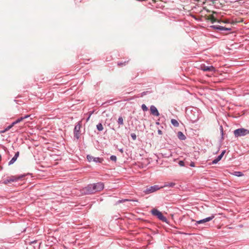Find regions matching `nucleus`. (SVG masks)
Instances as JSON below:
<instances>
[{
	"instance_id": "obj_1",
	"label": "nucleus",
	"mask_w": 249,
	"mask_h": 249,
	"mask_svg": "<svg viewBox=\"0 0 249 249\" xmlns=\"http://www.w3.org/2000/svg\"><path fill=\"white\" fill-rule=\"evenodd\" d=\"M186 113L188 118L191 122L195 123L198 121L199 118V112L198 108L196 107H193L187 109Z\"/></svg>"
},
{
	"instance_id": "obj_2",
	"label": "nucleus",
	"mask_w": 249,
	"mask_h": 249,
	"mask_svg": "<svg viewBox=\"0 0 249 249\" xmlns=\"http://www.w3.org/2000/svg\"><path fill=\"white\" fill-rule=\"evenodd\" d=\"M233 134L236 138L244 136L249 134V130L244 128H240L234 130Z\"/></svg>"
},
{
	"instance_id": "obj_3",
	"label": "nucleus",
	"mask_w": 249,
	"mask_h": 249,
	"mask_svg": "<svg viewBox=\"0 0 249 249\" xmlns=\"http://www.w3.org/2000/svg\"><path fill=\"white\" fill-rule=\"evenodd\" d=\"M82 194L84 195L94 194L91 184H89L87 186L82 188L80 190Z\"/></svg>"
},
{
	"instance_id": "obj_4",
	"label": "nucleus",
	"mask_w": 249,
	"mask_h": 249,
	"mask_svg": "<svg viewBox=\"0 0 249 249\" xmlns=\"http://www.w3.org/2000/svg\"><path fill=\"white\" fill-rule=\"evenodd\" d=\"M160 189H161V187H159V185H155L154 186L147 187L145 190L143 191V193L144 195H148L151 193L155 192Z\"/></svg>"
},
{
	"instance_id": "obj_5",
	"label": "nucleus",
	"mask_w": 249,
	"mask_h": 249,
	"mask_svg": "<svg viewBox=\"0 0 249 249\" xmlns=\"http://www.w3.org/2000/svg\"><path fill=\"white\" fill-rule=\"evenodd\" d=\"M93 191L94 194L97 192H100L104 188V184L102 182H98L97 183H92Z\"/></svg>"
},
{
	"instance_id": "obj_6",
	"label": "nucleus",
	"mask_w": 249,
	"mask_h": 249,
	"mask_svg": "<svg viewBox=\"0 0 249 249\" xmlns=\"http://www.w3.org/2000/svg\"><path fill=\"white\" fill-rule=\"evenodd\" d=\"M151 212L153 215L156 216L160 220L163 222L167 221V218L157 209H153L151 210Z\"/></svg>"
},
{
	"instance_id": "obj_7",
	"label": "nucleus",
	"mask_w": 249,
	"mask_h": 249,
	"mask_svg": "<svg viewBox=\"0 0 249 249\" xmlns=\"http://www.w3.org/2000/svg\"><path fill=\"white\" fill-rule=\"evenodd\" d=\"M24 176H12L9 177H8L6 179L4 180L3 183L5 184H8L9 183L16 182L20 179L22 178Z\"/></svg>"
},
{
	"instance_id": "obj_8",
	"label": "nucleus",
	"mask_w": 249,
	"mask_h": 249,
	"mask_svg": "<svg viewBox=\"0 0 249 249\" xmlns=\"http://www.w3.org/2000/svg\"><path fill=\"white\" fill-rule=\"evenodd\" d=\"M81 122H78L75 125L73 133L74 137L76 139H79L80 138V131L81 128Z\"/></svg>"
},
{
	"instance_id": "obj_9",
	"label": "nucleus",
	"mask_w": 249,
	"mask_h": 249,
	"mask_svg": "<svg viewBox=\"0 0 249 249\" xmlns=\"http://www.w3.org/2000/svg\"><path fill=\"white\" fill-rule=\"evenodd\" d=\"M214 217H215V214H213L210 216L205 218L203 219L196 221L195 225L197 226L198 224H204L206 222H209V221L212 220L213 218H214Z\"/></svg>"
},
{
	"instance_id": "obj_10",
	"label": "nucleus",
	"mask_w": 249,
	"mask_h": 249,
	"mask_svg": "<svg viewBox=\"0 0 249 249\" xmlns=\"http://www.w3.org/2000/svg\"><path fill=\"white\" fill-rule=\"evenodd\" d=\"M87 159L89 162L93 161L96 163H101L103 161V159L102 158L94 157L90 155H88L87 156Z\"/></svg>"
},
{
	"instance_id": "obj_11",
	"label": "nucleus",
	"mask_w": 249,
	"mask_h": 249,
	"mask_svg": "<svg viewBox=\"0 0 249 249\" xmlns=\"http://www.w3.org/2000/svg\"><path fill=\"white\" fill-rule=\"evenodd\" d=\"M200 69L204 71H212L214 72L215 71V68L213 66H206L205 64H202L200 65Z\"/></svg>"
},
{
	"instance_id": "obj_12",
	"label": "nucleus",
	"mask_w": 249,
	"mask_h": 249,
	"mask_svg": "<svg viewBox=\"0 0 249 249\" xmlns=\"http://www.w3.org/2000/svg\"><path fill=\"white\" fill-rule=\"evenodd\" d=\"M211 27L221 31H230L231 30V29L230 28H226L220 25H212Z\"/></svg>"
},
{
	"instance_id": "obj_13",
	"label": "nucleus",
	"mask_w": 249,
	"mask_h": 249,
	"mask_svg": "<svg viewBox=\"0 0 249 249\" xmlns=\"http://www.w3.org/2000/svg\"><path fill=\"white\" fill-rule=\"evenodd\" d=\"M150 113L152 115L155 116H159L160 113L156 107L154 105H151L150 107Z\"/></svg>"
},
{
	"instance_id": "obj_14",
	"label": "nucleus",
	"mask_w": 249,
	"mask_h": 249,
	"mask_svg": "<svg viewBox=\"0 0 249 249\" xmlns=\"http://www.w3.org/2000/svg\"><path fill=\"white\" fill-rule=\"evenodd\" d=\"M226 150H223L219 155H218L214 160H213L212 163L213 164H216L221 160Z\"/></svg>"
},
{
	"instance_id": "obj_15",
	"label": "nucleus",
	"mask_w": 249,
	"mask_h": 249,
	"mask_svg": "<svg viewBox=\"0 0 249 249\" xmlns=\"http://www.w3.org/2000/svg\"><path fill=\"white\" fill-rule=\"evenodd\" d=\"M19 156V152H17L14 156L12 158V159L8 162V165H10L13 164L17 160L18 157Z\"/></svg>"
},
{
	"instance_id": "obj_16",
	"label": "nucleus",
	"mask_w": 249,
	"mask_h": 249,
	"mask_svg": "<svg viewBox=\"0 0 249 249\" xmlns=\"http://www.w3.org/2000/svg\"><path fill=\"white\" fill-rule=\"evenodd\" d=\"M176 184L174 182H165L163 186H161V188H163L166 187H174L175 186Z\"/></svg>"
},
{
	"instance_id": "obj_17",
	"label": "nucleus",
	"mask_w": 249,
	"mask_h": 249,
	"mask_svg": "<svg viewBox=\"0 0 249 249\" xmlns=\"http://www.w3.org/2000/svg\"><path fill=\"white\" fill-rule=\"evenodd\" d=\"M178 139L180 140H184L186 139V137L184 135V134L181 132V131H178Z\"/></svg>"
},
{
	"instance_id": "obj_18",
	"label": "nucleus",
	"mask_w": 249,
	"mask_h": 249,
	"mask_svg": "<svg viewBox=\"0 0 249 249\" xmlns=\"http://www.w3.org/2000/svg\"><path fill=\"white\" fill-rule=\"evenodd\" d=\"M136 201V202H138V200H130V199H120V200H119L116 202V204H120V203H121L124 202H125V201Z\"/></svg>"
},
{
	"instance_id": "obj_19",
	"label": "nucleus",
	"mask_w": 249,
	"mask_h": 249,
	"mask_svg": "<svg viewBox=\"0 0 249 249\" xmlns=\"http://www.w3.org/2000/svg\"><path fill=\"white\" fill-rule=\"evenodd\" d=\"M171 122L172 124L175 127H178L179 126V123L175 119H172L171 121Z\"/></svg>"
},
{
	"instance_id": "obj_20",
	"label": "nucleus",
	"mask_w": 249,
	"mask_h": 249,
	"mask_svg": "<svg viewBox=\"0 0 249 249\" xmlns=\"http://www.w3.org/2000/svg\"><path fill=\"white\" fill-rule=\"evenodd\" d=\"M96 128L99 131H101L103 130V126L101 123H99L96 125Z\"/></svg>"
},
{
	"instance_id": "obj_21",
	"label": "nucleus",
	"mask_w": 249,
	"mask_h": 249,
	"mask_svg": "<svg viewBox=\"0 0 249 249\" xmlns=\"http://www.w3.org/2000/svg\"><path fill=\"white\" fill-rule=\"evenodd\" d=\"M118 123L119 125H123L124 124V120L122 117L120 116L119 117L118 120Z\"/></svg>"
},
{
	"instance_id": "obj_22",
	"label": "nucleus",
	"mask_w": 249,
	"mask_h": 249,
	"mask_svg": "<svg viewBox=\"0 0 249 249\" xmlns=\"http://www.w3.org/2000/svg\"><path fill=\"white\" fill-rule=\"evenodd\" d=\"M233 175L236 177H241L243 175L242 172H239V171H236L234 172L233 173Z\"/></svg>"
},
{
	"instance_id": "obj_23",
	"label": "nucleus",
	"mask_w": 249,
	"mask_h": 249,
	"mask_svg": "<svg viewBox=\"0 0 249 249\" xmlns=\"http://www.w3.org/2000/svg\"><path fill=\"white\" fill-rule=\"evenodd\" d=\"M129 61V60L127 61H121L118 62V65L120 66H123L124 65H125L126 63H127Z\"/></svg>"
},
{
	"instance_id": "obj_24",
	"label": "nucleus",
	"mask_w": 249,
	"mask_h": 249,
	"mask_svg": "<svg viewBox=\"0 0 249 249\" xmlns=\"http://www.w3.org/2000/svg\"><path fill=\"white\" fill-rule=\"evenodd\" d=\"M142 108L143 111H147L148 109V107L145 104H142Z\"/></svg>"
},
{
	"instance_id": "obj_25",
	"label": "nucleus",
	"mask_w": 249,
	"mask_h": 249,
	"mask_svg": "<svg viewBox=\"0 0 249 249\" xmlns=\"http://www.w3.org/2000/svg\"><path fill=\"white\" fill-rule=\"evenodd\" d=\"M23 118L22 117L18 118V119H17L15 121H14V122L15 123V124H18L19 123V122H21L22 121H23Z\"/></svg>"
},
{
	"instance_id": "obj_26",
	"label": "nucleus",
	"mask_w": 249,
	"mask_h": 249,
	"mask_svg": "<svg viewBox=\"0 0 249 249\" xmlns=\"http://www.w3.org/2000/svg\"><path fill=\"white\" fill-rule=\"evenodd\" d=\"M110 160H111L112 161H115L116 162V160H117V157L115 155H112L110 156Z\"/></svg>"
},
{
	"instance_id": "obj_27",
	"label": "nucleus",
	"mask_w": 249,
	"mask_h": 249,
	"mask_svg": "<svg viewBox=\"0 0 249 249\" xmlns=\"http://www.w3.org/2000/svg\"><path fill=\"white\" fill-rule=\"evenodd\" d=\"M15 124H15L14 122H13L10 125H9V126H8L7 127H6V130H9L10 129H11Z\"/></svg>"
},
{
	"instance_id": "obj_28",
	"label": "nucleus",
	"mask_w": 249,
	"mask_h": 249,
	"mask_svg": "<svg viewBox=\"0 0 249 249\" xmlns=\"http://www.w3.org/2000/svg\"><path fill=\"white\" fill-rule=\"evenodd\" d=\"M131 137L133 140L135 141L136 140L137 136L136 135L135 133H131Z\"/></svg>"
},
{
	"instance_id": "obj_29",
	"label": "nucleus",
	"mask_w": 249,
	"mask_h": 249,
	"mask_svg": "<svg viewBox=\"0 0 249 249\" xmlns=\"http://www.w3.org/2000/svg\"><path fill=\"white\" fill-rule=\"evenodd\" d=\"M178 164L179 166H182V167L185 166L184 162L183 160H179L178 162Z\"/></svg>"
},
{
	"instance_id": "obj_30",
	"label": "nucleus",
	"mask_w": 249,
	"mask_h": 249,
	"mask_svg": "<svg viewBox=\"0 0 249 249\" xmlns=\"http://www.w3.org/2000/svg\"><path fill=\"white\" fill-rule=\"evenodd\" d=\"M220 133L222 136V138H223V129L222 126H220Z\"/></svg>"
},
{
	"instance_id": "obj_31",
	"label": "nucleus",
	"mask_w": 249,
	"mask_h": 249,
	"mask_svg": "<svg viewBox=\"0 0 249 249\" xmlns=\"http://www.w3.org/2000/svg\"><path fill=\"white\" fill-rule=\"evenodd\" d=\"M30 116H31V115H25V116H23L22 117L23 118V120H24L25 119H26V118H28L30 117Z\"/></svg>"
},
{
	"instance_id": "obj_32",
	"label": "nucleus",
	"mask_w": 249,
	"mask_h": 249,
	"mask_svg": "<svg viewBox=\"0 0 249 249\" xmlns=\"http://www.w3.org/2000/svg\"><path fill=\"white\" fill-rule=\"evenodd\" d=\"M149 91H143L141 93V96H143L144 95L147 94V93Z\"/></svg>"
},
{
	"instance_id": "obj_33",
	"label": "nucleus",
	"mask_w": 249,
	"mask_h": 249,
	"mask_svg": "<svg viewBox=\"0 0 249 249\" xmlns=\"http://www.w3.org/2000/svg\"><path fill=\"white\" fill-rule=\"evenodd\" d=\"M190 166L191 167H195V163L194 162H191L190 163Z\"/></svg>"
},
{
	"instance_id": "obj_34",
	"label": "nucleus",
	"mask_w": 249,
	"mask_h": 249,
	"mask_svg": "<svg viewBox=\"0 0 249 249\" xmlns=\"http://www.w3.org/2000/svg\"><path fill=\"white\" fill-rule=\"evenodd\" d=\"M7 131H8V130H6V128H5L4 130L0 131V133H4V132H5Z\"/></svg>"
},
{
	"instance_id": "obj_35",
	"label": "nucleus",
	"mask_w": 249,
	"mask_h": 249,
	"mask_svg": "<svg viewBox=\"0 0 249 249\" xmlns=\"http://www.w3.org/2000/svg\"><path fill=\"white\" fill-rule=\"evenodd\" d=\"M158 133L159 134L161 135L162 134V131L160 130H158Z\"/></svg>"
},
{
	"instance_id": "obj_36",
	"label": "nucleus",
	"mask_w": 249,
	"mask_h": 249,
	"mask_svg": "<svg viewBox=\"0 0 249 249\" xmlns=\"http://www.w3.org/2000/svg\"><path fill=\"white\" fill-rule=\"evenodd\" d=\"M112 102V100H109V101H107V102H105V103H103L102 105L105 104L106 103H110V102Z\"/></svg>"
},
{
	"instance_id": "obj_37",
	"label": "nucleus",
	"mask_w": 249,
	"mask_h": 249,
	"mask_svg": "<svg viewBox=\"0 0 249 249\" xmlns=\"http://www.w3.org/2000/svg\"><path fill=\"white\" fill-rule=\"evenodd\" d=\"M119 151L121 152L122 153H123L124 152V150L123 148H120L119 149Z\"/></svg>"
},
{
	"instance_id": "obj_38",
	"label": "nucleus",
	"mask_w": 249,
	"mask_h": 249,
	"mask_svg": "<svg viewBox=\"0 0 249 249\" xmlns=\"http://www.w3.org/2000/svg\"><path fill=\"white\" fill-rule=\"evenodd\" d=\"M90 117V115H89V117L87 119V120H86L87 122H88L89 120Z\"/></svg>"
},
{
	"instance_id": "obj_39",
	"label": "nucleus",
	"mask_w": 249,
	"mask_h": 249,
	"mask_svg": "<svg viewBox=\"0 0 249 249\" xmlns=\"http://www.w3.org/2000/svg\"><path fill=\"white\" fill-rule=\"evenodd\" d=\"M156 124L157 125H159V124H160V123H159V122H157L156 123Z\"/></svg>"
},
{
	"instance_id": "obj_40",
	"label": "nucleus",
	"mask_w": 249,
	"mask_h": 249,
	"mask_svg": "<svg viewBox=\"0 0 249 249\" xmlns=\"http://www.w3.org/2000/svg\"><path fill=\"white\" fill-rule=\"evenodd\" d=\"M92 113H93V112H90L89 115H90V116H91V115H92Z\"/></svg>"
},
{
	"instance_id": "obj_41",
	"label": "nucleus",
	"mask_w": 249,
	"mask_h": 249,
	"mask_svg": "<svg viewBox=\"0 0 249 249\" xmlns=\"http://www.w3.org/2000/svg\"><path fill=\"white\" fill-rule=\"evenodd\" d=\"M36 242V241H34L32 242V243H35Z\"/></svg>"
}]
</instances>
